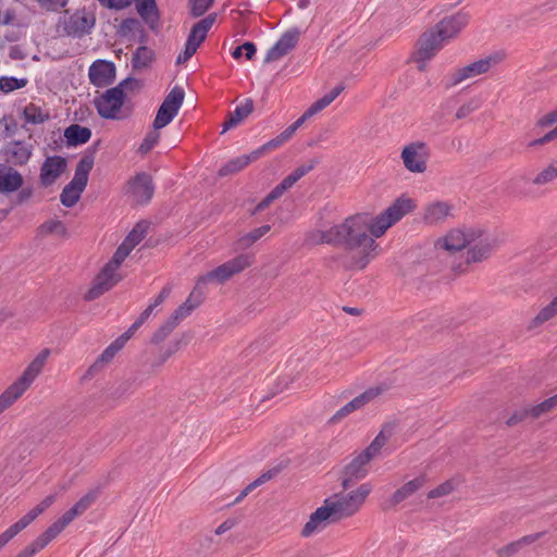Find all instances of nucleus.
<instances>
[{
    "label": "nucleus",
    "mask_w": 557,
    "mask_h": 557,
    "mask_svg": "<svg viewBox=\"0 0 557 557\" xmlns=\"http://www.w3.org/2000/svg\"><path fill=\"white\" fill-rule=\"evenodd\" d=\"M96 21L95 10L89 8L83 7L76 9L73 13L65 10L63 20H60L62 35L81 39L92 33Z\"/></svg>",
    "instance_id": "nucleus-3"
},
{
    "label": "nucleus",
    "mask_w": 557,
    "mask_h": 557,
    "mask_svg": "<svg viewBox=\"0 0 557 557\" xmlns=\"http://www.w3.org/2000/svg\"><path fill=\"white\" fill-rule=\"evenodd\" d=\"M23 395L21 389L14 384L10 385L1 395H0V414L10 407L17 398Z\"/></svg>",
    "instance_id": "nucleus-42"
},
{
    "label": "nucleus",
    "mask_w": 557,
    "mask_h": 557,
    "mask_svg": "<svg viewBox=\"0 0 557 557\" xmlns=\"http://www.w3.org/2000/svg\"><path fill=\"white\" fill-rule=\"evenodd\" d=\"M173 330L164 322L151 336L150 343L153 345H158L162 343Z\"/></svg>",
    "instance_id": "nucleus-56"
},
{
    "label": "nucleus",
    "mask_w": 557,
    "mask_h": 557,
    "mask_svg": "<svg viewBox=\"0 0 557 557\" xmlns=\"http://www.w3.org/2000/svg\"><path fill=\"white\" fill-rule=\"evenodd\" d=\"M414 208V200L403 195L374 219L368 213H357L341 224L321 231L319 243L344 247L348 252L344 257V267L363 270L379 253L380 246L375 238Z\"/></svg>",
    "instance_id": "nucleus-1"
},
{
    "label": "nucleus",
    "mask_w": 557,
    "mask_h": 557,
    "mask_svg": "<svg viewBox=\"0 0 557 557\" xmlns=\"http://www.w3.org/2000/svg\"><path fill=\"white\" fill-rule=\"evenodd\" d=\"M453 491V485L450 482H444L440 484L437 487L431 490L428 494V498H438L445 495H448Z\"/></svg>",
    "instance_id": "nucleus-58"
},
{
    "label": "nucleus",
    "mask_w": 557,
    "mask_h": 557,
    "mask_svg": "<svg viewBox=\"0 0 557 557\" xmlns=\"http://www.w3.org/2000/svg\"><path fill=\"white\" fill-rule=\"evenodd\" d=\"M154 51L147 46H139L132 57V66L134 70L147 69L154 60Z\"/></svg>",
    "instance_id": "nucleus-36"
},
{
    "label": "nucleus",
    "mask_w": 557,
    "mask_h": 557,
    "mask_svg": "<svg viewBox=\"0 0 557 557\" xmlns=\"http://www.w3.org/2000/svg\"><path fill=\"white\" fill-rule=\"evenodd\" d=\"M383 392L382 387L375 386L370 387L354 399H351L349 403L344 405L342 408H339L329 420L330 424H335L349 416L351 412L361 409L367 404H369L371 400H373L375 397L381 395Z\"/></svg>",
    "instance_id": "nucleus-19"
},
{
    "label": "nucleus",
    "mask_w": 557,
    "mask_h": 557,
    "mask_svg": "<svg viewBox=\"0 0 557 557\" xmlns=\"http://www.w3.org/2000/svg\"><path fill=\"white\" fill-rule=\"evenodd\" d=\"M141 23L135 17L124 18L116 29V34L121 37H126L133 32H137Z\"/></svg>",
    "instance_id": "nucleus-48"
},
{
    "label": "nucleus",
    "mask_w": 557,
    "mask_h": 557,
    "mask_svg": "<svg viewBox=\"0 0 557 557\" xmlns=\"http://www.w3.org/2000/svg\"><path fill=\"white\" fill-rule=\"evenodd\" d=\"M95 161L92 159H89V157L83 154L82 159L76 165L72 181L75 182V184H79L86 187L88 184L89 173L92 170Z\"/></svg>",
    "instance_id": "nucleus-37"
},
{
    "label": "nucleus",
    "mask_w": 557,
    "mask_h": 557,
    "mask_svg": "<svg viewBox=\"0 0 557 557\" xmlns=\"http://www.w3.org/2000/svg\"><path fill=\"white\" fill-rule=\"evenodd\" d=\"M425 478L418 476L397 488L389 498L391 506H396L413 495L419 488L423 486Z\"/></svg>",
    "instance_id": "nucleus-30"
},
{
    "label": "nucleus",
    "mask_w": 557,
    "mask_h": 557,
    "mask_svg": "<svg viewBox=\"0 0 557 557\" xmlns=\"http://www.w3.org/2000/svg\"><path fill=\"white\" fill-rule=\"evenodd\" d=\"M556 407L553 397H549L537 405L531 406V412L533 413V420L539 419L543 414L552 411Z\"/></svg>",
    "instance_id": "nucleus-50"
},
{
    "label": "nucleus",
    "mask_w": 557,
    "mask_h": 557,
    "mask_svg": "<svg viewBox=\"0 0 557 557\" xmlns=\"http://www.w3.org/2000/svg\"><path fill=\"white\" fill-rule=\"evenodd\" d=\"M545 532H537L522 536L521 539L513 541L497 550V557H513L522 547L533 544L540 540Z\"/></svg>",
    "instance_id": "nucleus-31"
},
{
    "label": "nucleus",
    "mask_w": 557,
    "mask_h": 557,
    "mask_svg": "<svg viewBox=\"0 0 557 557\" xmlns=\"http://www.w3.org/2000/svg\"><path fill=\"white\" fill-rule=\"evenodd\" d=\"M126 83L123 84V86ZM122 85H116L107 89L102 95L94 100L95 108L100 117L106 120H117L119 112L125 103L127 95L121 89Z\"/></svg>",
    "instance_id": "nucleus-6"
},
{
    "label": "nucleus",
    "mask_w": 557,
    "mask_h": 557,
    "mask_svg": "<svg viewBox=\"0 0 557 557\" xmlns=\"http://www.w3.org/2000/svg\"><path fill=\"white\" fill-rule=\"evenodd\" d=\"M39 231L42 234H58L62 237L67 236V228L65 224L60 220H49L39 226Z\"/></svg>",
    "instance_id": "nucleus-45"
},
{
    "label": "nucleus",
    "mask_w": 557,
    "mask_h": 557,
    "mask_svg": "<svg viewBox=\"0 0 557 557\" xmlns=\"http://www.w3.org/2000/svg\"><path fill=\"white\" fill-rule=\"evenodd\" d=\"M39 7L49 12H60L70 0H36Z\"/></svg>",
    "instance_id": "nucleus-53"
},
{
    "label": "nucleus",
    "mask_w": 557,
    "mask_h": 557,
    "mask_svg": "<svg viewBox=\"0 0 557 557\" xmlns=\"http://www.w3.org/2000/svg\"><path fill=\"white\" fill-rule=\"evenodd\" d=\"M400 157L409 172L423 173L426 171L430 151L425 143L413 141L403 148Z\"/></svg>",
    "instance_id": "nucleus-12"
},
{
    "label": "nucleus",
    "mask_w": 557,
    "mask_h": 557,
    "mask_svg": "<svg viewBox=\"0 0 557 557\" xmlns=\"http://www.w3.org/2000/svg\"><path fill=\"white\" fill-rule=\"evenodd\" d=\"M213 3L214 0H188V13L193 18L201 17L209 11Z\"/></svg>",
    "instance_id": "nucleus-43"
},
{
    "label": "nucleus",
    "mask_w": 557,
    "mask_h": 557,
    "mask_svg": "<svg viewBox=\"0 0 557 557\" xmlns=\"http://www.w3.org/2000/svg\"><path fill=\"white\" fill-rule=\"evenodd\" d=\"M55 494L46 496L36 507L33 508V510L37 516H40L55 502Z\"/></svg>",
    "instance_id": "nucleus-63"
},
{
    "label": "nucleus",
    "mask_w": 557,
    "mask_h": 557,
    "mask_svg": "<svg viewBox=\"0 0 557 557\" xmlns=\"http://www.w3.org/2000/svg\"><path fill=\"white\" fill-rule=\"evenodd\" d=\"M370 461L369 457H364V454L360 453L343 468L341 475L343 490L350 488L355 481L362 480L368 475Z\"/></svg>",
    "instance_id": "nucleus-18"
},
{
    "label": "nucleus",
    "mask_w": 557,
    "mask_h": 557,
    "mask_svg": "<svg viewBox=\"0 0 557 557\" xmlns=\"http://www.w3.org/2000/svg\"><path fill=\"white\" fill-rule=\"evenodd\" d=\"M125 346L124 343H122L119 337L114 339L103 351L102 354L97 358V360L89 367L87 374H92L94 372L98 371L103 367V364H107L112 361L114 356Z\"/></svg>",
    "instance_id": "nucleus-33"
},
{
    "label": "nucleus",
    "mask_w": 557,
    "mask_h": 557,
    "mask_svg": "<svg viewBox=\"0 0 557 557\" xmlns=\"http://www.w3.org/2000/svg\"><path fill=\"white\" fill-rule=\"evenodd\" d=\"M176 352L177 351L175 350V345H171L169 343L168 347L160 351L158 360L153 363V367L162 366L168 361L169 358H171Z\"/></svg>",
    "instance_id": "nucleus-61"
},
{
    "label": "nucleus",
    "mask_w": 557,
    "mask_h": 557,
    "mask_svg": "<svg viewBox=\"0 0 557 557\" xmlns=\"http://www.w3.org/2000/svg\"><path fill=\"white\" fill-rule=\"evenodd\" d=\"M23 117L26 123L37 125L49 121L50 114L48 111H42L41 108L35 103H29L23 110Z\"/></svg>",
    "instance_id": "nucleus-38"
},
{
    "label": "nucleus",
    "mask_w": 557,
    "mask_h": 557,
    "mask_svg": "<svg viewBox=\"0 0 557 557\" xmlns=\"http://www.w3.org/2000/svg\"><path fill=\"white\" fill-rule=\"evenodd\" d=\"M92 132L87 126L71 124L64 129V138L67 147H77L88 143Z\"/></svg>",
    "instance_id": "nucleus-28"
},
{
    "label": "nucleus",
    "mask_w": 557,
    "mask_h": 557,
    "mask_svg": "<svg viewBox=\"0 0 557 557\" xmlns=\"http://www.w3.org/2000/svg\"><path fill=\"white\" fill-rule=\"evenodd\" d=\"M160 139L159 129H152L148 132L143 140V143L138 147V152L143 156L147 154L152 148L158 144Z\"/></svg>",
    "instance_id": "nucleus-47"
},
{
    "label": "nucleus",
    "mask_w": 557,
    "mask_h": 557,
    "mask_svg": "<svg viewBox=\"0 0 557 557\" xmlns=\"http://www.w3.org/2000/svg\"><path fill=\"white\" fill-rule=\"evenodd\" d=\"M369 483L361 484L356 491L343 495L336 493L333 497L325 498L323 505L313 511L309 521L301 530V535L310 536L318 530H323L330 524L354 516L371 493Z\"/></svg>",
    "instance_id": "nucleus-2"
},
{
    "label": "nucleus",
    "mask_w": 557,
    "mask_h": 557,
    "mask_svg": "<svg viewBox=\"0 0 557 557\" xmlns=\"http://www.w3.org/2000/svg\"><path fill=\"white\" fill-rule=\"evenodd\" d=\"M252 156H253V151H251L248 154H243V156H239V157L228 160L225 164H223L219 169L218 175L220 177H225V176L233 175V174L242 171L248 164H250L251 162L257 160V158H252Z\"/></svg>",
    "instance_id": "nucleus-32"
},
{
    "label": "nucleus",
    "mask_w": 557,
    "mask_h": 557,
    "mask_svg": "<svg viewBox=\"0 0 557 557\" xmlns=\"http://www.w3.org/2000/svg\"><path fill=\"white\" fill-rule=\"evenodd\" d=\"M34 194L33 186L21 187L20 190L16 191V195L13 199H11L12 207L22 206L30 200Z\"/></svg>",
    "instance_id": "nucleus-52"
},
{
    "label": "nucleus",
    "mask_w": 557,
    "mask_h": 557,
    "mask_svg": "<svg viewBox=\"0 0 557 557\" xmlns=\"http://www.w3.org/2000/svg\"><path fill=\"white\" fill-rule=\"evenodd\" d=\"M67 161L62 156L47 157L40 168L39 181L41 186L52 185L57 178L66 170Z\"/></svg>",
    "instance_id": "nucleus-21"
},
{
    "label": "nucleus",
    "mask_w": 557,
    "mask_h": 557,
    "mask_svg": "<svg viewBox=\"0 0 557 557\" xmlns=\"http://www.w3.org/2000/svg\"><path fill=\"white\" fill-rule=\"evenodd\" d=\"M24 186L23 175L13 166L0 163V194L9 196Z\"/></svg>",
    "instance_id": "nucleus-24"
},
{
    "label": "nucleus",
    "mask_w": 557,
    "mask_h": 557,
    "mask_svg": "<svg viewBox=\"0 0 557 557\" xmlns=\"http://www.w3.org/2000/svg\"><path fill=\"white\" fill-rule=\"evenodd\" d=\"M285 141L277 135L275 138L269 140L268 143L263 144L261 147L252 150L253 156L252 158H261L265 152L274 150L278 147H281Z\"/></svg>",
    "instance_id": "nucleus-51"
},
{
    "label": "nucleus",
    "mask_w": 557,
    "mask_h": 557,
    "mask_svg": "<svg viewBox=\"0 0 557 557\" xmlns=\"http://www.w3.org/2000/svg\"><path fill=\"white\" fill-rule=\"evenodd\" d=\"M184 98V89L180 86H174L159 107L152 123V128L161 129L169 125L177 115Z\"/></svg>",
    "instance_id": "nucleus-8"
},
{
    "label": "nucleus",
    "mask_w": 557,
    "mask_h": 557,
    "mask_svg": "<svg viewBox=\"0 0 557 557\" xmlns=\"http://www.w3.org/2000/svg\"><path fill=\"white\" fill-rule=\"evenodd\" d=\"M451 206L444 201H435L424 208L423 221L433 225L443 222L450 214Z\"/></svg>",
    "instance_id": "nucleus-29"
},
{
    "label": "nucleus",
    "mask_w": 557,
    "mask_h": 557,
    "mask_svg": "<svg viewBox=\"0 0 557 557\" xmlns=\"http://www.w3.org/2000/svg\"><path fill=\"white\" fill-rule=\"evenodd\" d=\"M557 314V296L533 318L531 327L543 324Z\"/></svg>",
    "instance_id": "nucleus-40"
},
{
    "label": "nucleus",
    "mask_w": 557,
    "mask_h": 557,
    "mask_svg": "<svg viewBox=\"0 0 557 557\" xmlns=\"http://www.w3.org/2000/svg\"><path fill=\"white\" fill-rule=\"evenodd\" d=\"M468 22L469 14L467 12L459 11L450 16H445L436 23L433 28L435 29L436 35L440 36L444 42H447L457 36Z\"/></svg>",
    "instance_id": "nucleus-15"
},
{
    "label": "nucleus",
    "mask_w": 557,
    "mask_h": 557,
    "mask_svg": "<svg viewBox=\"0 0 557 557\" xmlns=\"http://www.w3.org/2000/svg\"><path fill=\"white\" fill-rule=\"evenodd\" d=\"M388 436L385 435V430L383 429L375 438L371 442V444L363 449L361 453L364 454V457H369V459H373V457L379 454L381 448L386 444Z\"/></svg>",
    "instance_id": "nucleus-46"
},
{
    "label": "nucleus",
    "mask_w": 557,
    "mask_h": 557,
    "mask_svg": "<svg viewBox=\"0 0 557 557\" xmlns=\"http://www.w3.org/2000/svg\"><path fill=\"white\" fill-rule=\"evenodd\" d=\"M216 21V13H210L206 17L201 18L197 23H195L187 37V41L193 44L195 47L199 48L201 44L206 40L207 35L213 24Z\"/></svg>",
    "instance_id": "nucleus-26"
},
{
    "label": "nucleus",
    "mask_w": 557,
    "mask_h": 557,
    "mask_svg": "<svg viewBox=\"0 0 557 557\" xmlns=\"http://www.w3.org/2000/svg\"><path fill=\"white\" fill-rule=\"evenodd\" d=\"M253 256L249 253H240L235 258L224 262L216 267L207 274L199 276V282L207 285L211 281H216L220 284L225 283L233 275L240 273L246 268H249L253 263Z\"/></svg>",
    "instance_id": "nucleus-5"
},
{
    "label": "nucleus",
    "mask_w": 557,
    "mask_h": 557,
    "mask_svg": "<svg viewBox=\"0 0 557 557\" xmlns=\"http://www.w3.org/2000/svg\"><path fill=\"white\" fill-rule=\"evenodd\" d=\"M85 188L86 187L83 185L75 184V182L71 181L67 185H65L60 195L61 203L66 208L74 207L81 199V195Z\"/></svg>",
    "instance_id": "nucleus-35"
},
{
    "label": "nucleus",
    "mask_w": 557,
    "mask_h": 557,
    "mask_svg": "<svg viewBox=\"0 0 557 557\" xmlns=\"http://www.w3.org/2000/svg\"><path fill=\"white\" fill-rule=\"evenodd\" d=\"M318 163H319L318 159H311L307 163H304V164L299 165L298 168H296L294 170V172L300 180L306 174H308L310 171H312L318 165Z\"/></svg>",
    "instance_id": "nucleus-60"
},
{
    "label": "nucleus",
    "mask_w": 557,
    "mask_h": 557,
    "mask_svg": "<svg viewBox=\"0 0 557 557\" xmlns=\"http://www.w3.org/2000/svg\"><path fill=\"white\" fill-rule=\"evenodd\" d=\"M124 83H126V85L122 86L121 89L125 94H126V91H138L144 86V83L141 79L133 77V76H128V77L124 78L117 85H123Z\"/></svg>",
    "instance_id": "nucleus-54"
},
{
    "label": "nucleus",
    "mask_w": 557,
    "mask_h": 557,
    "mask_svg": "<svg viewBox=\"0 0 557 557\" xmlns=\"http://www.w3.org/2000/svg\"><path fill=\"white\" fill-rule=\"evenodd\" d=\"M55 535L48 528L39 536H37L29 545L22 549L15 557H34L38 552L44 549Z\"/></svg>",
    "instance_id": "nucleus-34"
},
{
    "label": "nucleus",
    "mask_w": 557,
    "mask_h": 557,
    "mask_svg": "<svg viewBox=\"0 0 557 557\" xmlns=\"http://www.w3.org/2000/svg\"><path fill=\"white\" fill-rule=\"evenodd\" d=\"M444 41L440 36L436 35V32L433 27L425 30L420 35L416 42V49L413 53L434 58L436 53L444 47Z\"/></svg>",
    "instance_id": "nucleus-23"
},
{
    "label": "nucleus",
    "mask_w": 557,
    "mask_h": 557,
    "mask_svg": "<svg viewBox=\"0 0 557 557\" xmlns=\"http://www.w3.org/2000/svg\"><path fill=\"white\" fill-rule=\"evenodd\" d=\"M0 153L4 160V164L13 168L23 166L29 161L33 148L23 140H12L2 147Z\"/></svg>",
    "instance_id": "nucleus-14"
},
{
    "label": "nucleus",
    "mask_w": 557,
    "mask_h": 557,
    "mask_svg": "<svg viewBox=\"0 0 557 557\" xmlns=\"http://www.w3.org/2000/svg\"><path fill=\"white\" fill-rule=\"evenodd\" d=\"M253 111V100L251 98L245 99V101L235 108L234 111L228 112L225 122L222 125V134L236 127Z\"/></svg>",
    "instance_id": "nucleus-27"
},
{
    "label": "nucleus",
    "mask_w": 557,
    "mask_h": 557,
    "mask_svg": "<svg viewBox=\"0 0 557 557\" xmlns=\"http://www.w3.org/2000/svg\"><path fill=\"white\" fill-rule=\"evenodd\" d=\"M484 235V230L481 227H468L465 230L456 228L447 233L443 238H438L435 243V248L444 249L450 255L463 250L466 247L471 246L478 238Z\"/></svg>",
    "instance_id": "nucleus-4"
},
{
    "label": "nucleus",
    "mask_w": 557,
    "mask_h": 557,
    "mask_svg": "<svg viewBox=\"0 0 557 557\" xmlns=\"http://www.w3.org/2000/svg\"><path fill=\"white\" fill-rule=\"evenodd\" d=\"M129 188L138 203L147 205L154 194L152 176L146 172L137 173L129 181Z\"/></svg>",
    "instance_id": "nucleus-20"
},
{
    "label": "nucleus",
    "mask_w": 557,
    "mask_h": 557,
    "mask_svg": "<svg viewBox=\"0 0 557 557\" xmlns=\"http://www.w3.org/2000/svg\"><path fill=\"white\" fill-rule=\"evenodd\" d=\"M28 84L27 78H16L13 76H1L0 77V90L4 94H9L13 90L22 89Z\"/></svg>",
    "instance_id": "nucleus-41"
},
{
    "label": "nucleus",
    "mask_w": 557,
    "mask_h": 557,
    "mask_svg": "<svg viewBox=\"0 0 557 557\" xmlns=\"http://www.w3.org/2000/svg\"><path fill=\"white\" fill-rule=\"evenodd\" d=\"M557 178V160H554L547 168L542 170L534 178L533 184L545 185Z\"/></svg>",
    "instance_id": "nucleus-44"
},
{
    "label": "nucleus",
    "mask_w": 557,
    "mask_h": 557,
    "mask_svg": "<svg viewBox=\"0 0 557 557\" xmlns=\"http://www.w3.org/2000/svg\"><path fill=\"white\" fill-rule=\"evenodd\" d=\"M115 76L116 67L112 61L99 59L94 61L89 66V81L98 88H103L113 84Z\"/></svg>",
    "instance_id": "nucleus-16"
},
{
    "label": "nucleus",
    "mask_w": 557,
    "mask_h": 557,
    "mask_svg": "<svg viewBox=\"0 0 557 557\" xmlns=\"http://www.w3.org/2000/svg\"><path fill=\"white\" fill-rule=\"evenodd\" d=\"M299 37L300 30L297 27L286 30L268 50L263 62L271 63L288 54L297 46Z\"/></svg>",
    "instance_id": "nucleus-17"
},
{
    "label": "nucleus",
    "mask_w": 557,
    "mask_h": 557,
    "mask_svg": "<svg viewBox=\"0 0 557 557\" xmlns=\"http://www.w3.org/2000/svg\"><path fill=\"white\" fill-rule=\"evenodd\" d=\"M150 223L146 220H140L137 222L132 231L126 235L124 240L119 245L112 258L108 262L119 269L125 258L145 238Z\"/></svg>",
    "instance_id": "nucleus-11"
},
{
    "label": "nucleus",
    "mask_w": 557,
    "mask_h": 557,
    "mask_svg": "<svg viewBox=\"0 0 557 557\" xmlns=\"http://www.w3.org/2000/svg\"><path fill=\"white\" fill-rule=\"evenodd\" d=\"M496 240L484 231V235L472 243L470 249L467 251V257L460 262H451V271L456 274H461L468 271L471 263L482 262L486 260L494 248Z\"/></svg>",
    "instance_id": "nucleus-7"
},
{
    "label": "nucleus",
    "mask_w": 557,
    "mask_h": 557,
    "mask_svg": "<svg viewBox=\"0 0 557 557\" xmlns=\"http://www.w3.org/2000/svg\"><path fill=\"white\" fill-rule=\"evenodd\" d=\"M556 138H557V125L552 131L546 133L544 136L529 143V147L545 145Z\"/></svg>",
    "instance_id": "nucleus-59"
},
{
    "label": "nucleus",
    "mask_w": 557,
    "mask_h": 557,
    "mask_svg": "<svg viewBox=\"0 0 557 557\" xmlns=\"http://www.w3.org/2000/svg\"><path fill=\"white\" fill-rule=\"evenodd\" d=\"M100 496V488L96 487L88 491L81 497L69 510H66L58 520L48 527L55 537L76 518L82 516Z\"/></svg>",
    "instance_id": "nucleus-10"
},
{
    "label": "nucleus",
    "mask_w": 557,
    "mask_h": 557,
    "mask_svg": "<svg viewBox=\"0 0 557 557\" xmlns=\"http://www.w3.org/2000/svg\"><path fill=\"white\" fill-rule=\"evenodd\" d=\"M50 355L48 348L42 349L35 359L27 366L22 375L13 383L15 386L24 393L38 374L42 371V368Z\"/></svg>",
    "instance_id": "nucleus-22"
},
{
    "label": "nucleus",
    "mask_w": 557,
    "mask_h": 557,
    "mask_svg": "<svg viewBox=\"0 0 557 557\" xmlns=\"http://www.w3.org/2000/svg\"><path fill=\"white\" fill-rule=\"evenodd\" d=\"M500 60V55L498 53H494L456 70L449 77H447L445 88L449 89L468 78L487 73L491 67L499 63Z\"/></svg>",
    "instance_id": "nucleus-9"
},
{
    "label": "nucleus",
    "mask_w": 557,
    "mask_h": 557,
    "mask_svg": "<svg viewBox=\"0 0 557 557\" xmlns=\"http://www.w3.org/2000/svg\"><path fill=\"white\" fill-rule=\"evenodd\" d=\"M4 123L5 136H13L17 131V123L13 115H4L1 120Z\"/></svg>",
    "instance_id": "nucleus-62"
},
{
    "label": "nucleus",
    "mask_w": 557,
    "mask_h": 557,
    "mask_svg": "<svg viewBox=\"0 0 557 557\" xmlns=\"http://www.w3.org/2000/svg\"><path fill=\"white\" fill-rule=\"evenodd\" d=\"M138 15L149 26L151 30H156L160 23V11L156 0H133Z\"/></svg>",
    "instance_id": "nucleus-25"
},
{
    "label": "nucleus",
    "mask_w": 557,
    "mask_h": 557,
    "mask_svg": "<svg viewBox=\"0 0 557 557\" xmlns=\"http://www.w3.org/2000/svg\"><path fill=\"white\" fill-rule=\"evenodd\" d=\"M271 230V226L269 224L261 225L260 227H257L249 233L245 234L238 239V245L242 249H247L251 245H253L256 242H258L262 236H264L269 231Z\"/></svg>",
    "instance_id": "nucleus-39"
},
{
    "label": "nucleus",
    "mask_w": 557,
    "mask_h": 557,
    "mask_svg": "<svg viewBox=\"0 0 557 557\" xmlns=\"http://www.w3.org/2000/svg\"><path fill=\"white\" fill-rule=\"evenodd\" d=\"M528 418L533 419V413L531 412V405L515 410L513 413L506 420V424L508 426H513L520 422H523Z\"/></svg>",
    "instance_id": "nucleus-49"
},
{
    "label": "nucleus",
    "mask_w": 557,
    "mask_h": 557,
    "mask_svg": "<svg viewBox=\"0 0 557 557\" xmlns=\"http://www.w3.org/2000/svg\"><path fill=\"white\" fill-rule=\"evenodd\" d=\"M102 7L109 9V10H124L128 8L133 0H97Z\"/></svg>",
    "instance_id": "nucleus-57"
},
{
    "label": "nucleus",
    "mask_w": 557,
    "mask_h": 557,
    "mask_svg": "<svg viewBox=\"0 0 557 557\" xmlns=\"http://www.w3.org/2000/svg\"><path fill=\"white\" fill-rule=\"evenodd\" d=\"M116 270L117 268L107 262L95 276L91 287L84 295V299L92 301L115 286L122 280V276L115 273Z\"/></svg>",
    "instance_id": "nucleus-13"
},
{
    "label": "nucleus",
    "mask_w": 557,
    "mask_h": 557,
    "mask_svg": "<svg viewBox=\"0 0 557 557\" xmlns=\"http://www.w3.org/2000/svg\"><path fill=\"white\" fill-rule=\"evenodd\" d=\"M197 49V47L186 40L184 50L178 53L175 64L181 65L186 63L196 53Z\"/></svg>",
    "instance_id": "nucleus-55"
},
{
    "label": "nucleus",
    "mask_w": 557,
    "mask_h": 557,
    "mask_svg": "<svg viewBox=\"0 0 557 557\" xmlns=\"http://www.w3.org/2000/svg\"><path fill=\"white\" fill-rule=\"evenodd\" d=\"M332 101L330 100V98H327L325 95L318 99L315 102H313L309 108L308 110L310 111V113H312L313 115L317 114L318 112L322 111L324 108H326L329 104H331Z\"/></svg>",
    "instance_id": "nucleus-64"
}]
</instances>
